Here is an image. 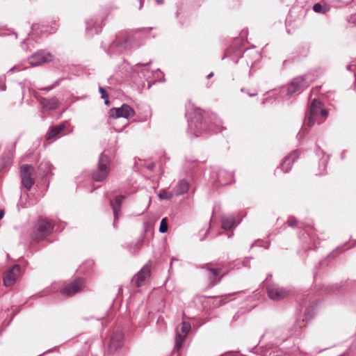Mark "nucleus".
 I'll list each match as a JSON object with an SVG mask.
<instances>
[{"mask_svg":"<svg viewBox=\"0 0 356 356\" xmlns=\"http://www.w3.org/2000/svg\"><path fill=\"white\" fill-rule=\"evenodd\" d=\"M328 116V111L323 108V104L316 99H314L306 112L305 124L312 127L315 123H323Z\"/></svg>","mask_w":356,"mask_h":356,"instance_id":"obj_1","label":"nucleus"},{"mask_svg":"<svg viewBox=\"0 0 356 356\" xmlns=\"http://www.w3.org/2000/svg\"><path fill=\"white\" fill-rule=\"evenodd\" d=\"M108 113L109 117L114 120L112 122L113 124H115L117 123V120L120 118H123L126 120L125 124L122 127L118 128L114 127L115 131H121L128 124V120L135 115V111L129 105L123 104L120 107L110 109Z\"/></svg>","mask_w":356,"mask_h":356,"instance_id":"obj_2","label":"nucleus"},{"mask_svg":"<svg viewBox=\"0 0 356 356\" xmlns=\"http://www.w3.org/2000/svg\"><path fill=\"white\" fill-rule=\"evenodd\" d=\"M188 118V131L195 137L200 136L202 131V115L199 108H195L193 113L187 111L186 113Z\"/></svg>","mask_w":356,"mask_h":356,"instance_id":"obj_3","label":"nucleus"},{"mask_svg":"<svg viewBox=\"0 0 356 356\" xmlns=\"http://www.w3.org/2000/svg\"><path fill=\"white\" fill-rule=\"evenodd\" d=\"M110 170L109 158L104 154H102L99 156L97 168L92 175L93 180L96 181H104Z\"/></svg>","mask_w":356,"mask_h":356,"instance_id":"obj_4","label":"nucleus"},{"mask_svg":"<svg viewBox=\"0 0 356 356\" xmlns=\"http://www.w3.org/2000/svg\"><path fill=\"white\" fill-rule=\"evenodd\" d=\"M52 230L53 226L49 222L45 220H40L32 233V238L34 241L42 240L49 235Z\"/></svg>","mask_w":356,"mask_h":356,"instance_id":"obj_5","label":"nucleus"},{"mask_svg":"<svg viewBox=\"0 0 356 356\" xmlns=\"http://www.w3.org/2000/svg\"><path fill=\"white\" fill-rule=\"evenodd\" d=\"M191 328L188 322L183 321L176 328L175 346L174 350H179Z\"/></svg>","mask_w":356,"mask_h":356,"instance_id":"obj_6","label":"nucleus"},{"mask_svg":"<svg viewBox=\"0 0 356 356\" xmlns=\"http://www.w3.org/2000/svg\"><path fill=\"white\" fill-rule=\"evenodd\" d=\"M34 173V168L31 165H23L21 167L22 184L26 190L29 191L35 184L33 175Z\"/></svg>","mask_w":356,"mask_h":356,"instance_id":"obj_7","label":"nucleus"},{"mask_svg":"<svg viewBox=\"0 0 356 356\" xmlns=\"http://www.w3.org/2000/svg\"><path fill=\"white\" fill-rule=\"evenodd\" d=\"M266 292L268 298L275 301L284 298L289 294V291L276 284H270L267 286Z\"/></svg>","mask_w":356,"mask_h":356,"instance_id":"obj_8","label":"nucleus"},{"mask_svg":"<svg viewBox=\"0 0 356 356\" xmlns=\"http://www.w3.org/2000/svg\"><path fill=\"white\" fill-rule=\"evenodd\" d=\"M54 56L49 52L40 50L35 53L29 58V62L31 66H38L51 61Z\"/></svg>","mask_w":356,"mask_h":356,"instance_id":"obj_9","label":"nucleus"},{"mask_svg":"<svg viewBox=\"0 0 356 356\" xmlns=\"http://www.w3.org/2000/svg\"><path fill=\"white\" fill-rule=\"evenodd\" d=\"M84 287V280L81 278H76L73 282L64 286L60 293L67 296H71L81 291Z\"/></svg>","mask_w":356,"mask_h":356,"instance_id":"obj_10","label":"nucleus"},{"mask_svg":"<svg viewBox=\"0 0 356 356\" xmlns=\"http://www.w3.org/2000/svg\"><path fill=\"white\" fill-rule=\"evenodd\" d=\"M202 268L205 269V274L211 286L217 284L225 275V273H222L220 268H212L209 264L204 265Z\"/></svg>","mask_w":356,"mask_h":356,"instance_id":"obj_11","label":"nucleus"},{"mask_svg":"<svg viewBox=\"0 0 356 356\" xmlns=\"http://www.w3.org/2000/svg\"><path fill=\"white\" fill-rule=\"evenodd\" d=\"M309 86L305 76H298L292 80L287 88V94L292 95L296 92H301Z\"/></svg>","mask_w":356,"mask_h":356,"instance_id":"obj_12","label":"nucleus"},{"mask_svg":"<svg viewBox=\"0 0 356 356\" xmlns=\"http://www.w3.org/2000/svg\"><path fill=\"white\" fill-rule=\"evenodd\" d=\"M129 46V40L117 36L116 40L110 45L108 49V54H118L121 53L122 49H127Z\"/></svg>","mask_w":356,"mask_h":356,"instance_id":"obj_13","label":"nucleus"},{"mask_svg":"<svg viewBox=\"0 0 356 356\" xmlns=\"http://www.w3.org/2000/svg\"><path fill=\"white\" fill-rule=\"evenodd\" d=\"M151 270V264H146L138 273L134 277L132 282L137 287L142 286L143 282L149 277Z\"/></svg>","mask_w":356,"mask_h":356,"instance_id":"obj_14","label":"nucleus"},{"mask_svg":"<svg viewBox=\"0 0 356 356\" xmlns=\"http://www.w3.org/2000/svg\"><path fill=\"white\" fill-rule=\"evenodd\" d=\"M19 270L20 266L16 264L5 273L3 275V284L6 286H10L15 283L19 273Z\"/></svg>","mask_w":356,"mask_h":356,"instance_id":"obj_15","label":"nucleus"},{"mask_svg":"<svg viewBox=\"0 0 356 356\" xmlns=\"http://www.w3.org/2000/svg\"><path fill=\"white\" fill-rule=\"evenodd\" d=\"M151 270V264H146L138 273L134 277L132 282L137 287L142 286L143 282L149 277Z\"/></svg>","mask_w":356,"mask_h":356,"instance_id":"obj_16","label":"nucleus"},{"mask_svg":"<svg viewBox=\"0 0 356 356\" xmlns=\"http://www.w3.org/2000/svg\"><path fill=\"white\" fill-rule=\"evenodd\" d=\"M123 334L121 332H117L113 334L111 339L109 349L111 351H115L122 344Z\"/></svg>","mask_w":356,"mask_h":356,"instance_id":"obj_17","label":"nucleus"},{"mask_svg":"<svg viewBox=\"0 0 356 356\" xmlns=\"http://www.w3.org/2000/svg\"><path fill=\"white\" fill-rule=\"evenodd\" d=\"M39 102L43 108L47 110H54L58 107L59 104L58 99L56 97L51 99L40 97L39 99Z\"/></svg>","mask_w":356,"mask_h":356,"instance_id":"obj_18","label":"nucleus"},{"mask_svg":"<svg viewBox=\"0 0 356 356\" xmlns=\"http://www.w3.org/2000/svg\"><path fill=\"white\" fill-rule=\"evenodd\" d=\"M124 198L125 197L124 195H119L115 198L114 201H111L110 204L113 211L115 222L118 218V213L120 211L121 204Z\"/></svg>","mask_w":356,"mask_h":356,"instance_id":"obj_19","label":"nucleus"},{"mask_svg":"<svg viewBox=\"0 0 356 356\" xmlns=\"http://www.w3.org/2000/svg\"><path fill=\"white\" fill-rule=\"evenodd\" d=\"M297 158V153L293 152L289 156L284 158V161L280 165V168L284 172H288L292 166V163Z\"/></svg>","mask_w":356,"mask_h":356,"instance_id":"obj_20","label":"nucleus"},{"mask_svg":"<svg viewBox=\"0 0 356 356\" xmlns=\"http://www.w3.org/2000/svg\"><path fill=\"white\" fill-rule=\"evenodd\" d=\"M189 183L185 179L180 180L175 190V195H184L188 192L189 189Z\"/></svg>","mask_w":356,"mask_h":356,"instance_id":"obj_21","label":"nucleus"},{"mask_svg":"<svg viewBox=\"0 0 356 356\" xmlns=\"http://www.w3.org/2000/svg\"><path fill=\"white\" fill-rule=\"evenodd\" d=\"M232 175L227 173L225 170H220L218 174V180L222 185H227L232 182Z\"/></svg>","mask_w":356,"mask_h":356,"instance_id":"obj_22","label":"nucleus"},{"mask_svg":"<svg viewBox=\"0 0 356 356\" xmlns=\"http://www.w3.org/2000/svg\"><path fill=\"white\" fill-rule=\"evenodd\" d=\"M221 223L222 227L225 230H231L236 227L235 220L233 217H222Z\"/></svg>","mask_w":356,"mask_h":356,"instance_id":"obj_23","label":"nucleus"},{"mask_svg":"<svg viewBox=\"0 0 356 356\" xmlns=\"http://www.w3.org/2000/svg\"><path fill=\"white\" fill-rule=\"evenodd\" d=\"M65 127L63 124L57 125L51 127L46 135L47 140L51 139L58 135L63 129Z\"/></svg>","mask_w":356,"mask_h":356,"instance_id":"obj_24","label":"nucleus"},{"mask_svg":"<svg viewBox=\"0 0 356 356\" xmlns=\"http://www.w3.org/2000/svg\"><path fill=\"white\" fill-rule=\"evenodd\" d=\"M314 12L321 14H325L329 11V7L327 5H321L319 3H315L313 6Z\"/></svg>","mask_w":356,"mask_h":356,"instance_id":"obj_25","label":"nucleus"},{"mask_svg":"<svg viewBox=\"0 0 356 356\" xmlns=\"http://www.w3.org/2000/svg\"><path fill=\"white\" fill-rule=\"evenodd\" d=\"M167 231H168V220H167V218H164L161 221L159 232L161 233H165Z\"/></svg>","mask_w":356,"mask_h":356,"instance_id":"obj_26","label":"nucleus"},{"mask_svg":"<svg viewBox=\"0 0 356 356\" xmlns=\"http://www.w3.org/2000/svg\"><path fill=\"white\" fill-rule=\"evenodd\" d=\"M172 196H173V194L172 193H168L165 191L160 192L159 194V197L161 200H163V199L170 200L172 197Z\"/></svg>","mask_w":356,"mask_h":356,"instance_id":"obj_27","label":"nucleus"},{"mask_svg":"<svg viewBox=\"0 0 356 356\" xmlns=\"http://www.w3.org/2000/svg\"><path fill=\"white\" fill-rule=\"evenodd\" d=\"M287 222H288L289 226L293 227L296 226L297 221H296V219L295 218L290 217L288 219Z\"/></svg>","mask_w":356,"mask_h":356,"instance_id":"obj_28","label":"nucleus"},{"mask_svg":"<svg viewBox=\"0 0 356 356\" xmlns=\"http://www.w3.org/2000/svg\"><path fill=\"white\" fill-rule=\"evenodd\" d=\"M327 160H328V157L327 156V157H323L321 161L320 166L323 168V170H325L326 168Z\"/></svg>","mask_w":356,"mask_h":356,"instance_id":"obj_29","label":"nucleus"},{"mask_svg":"<svg viewBox=\"0 0 356 356\" xmlns=\"http://www.w3.org/2000/svg\"><path fill=\"white\" fill-rule=\"evenodd\" d=\"M99 92H100V94L102 95V98H103V99L107 98L108 95H107V92H106V90L104 88L100 87L99 88Z\"/></svg>","mask_w":356,"mask_h":356,"instance_id":"obj_30","label":"nucleus"},{"mask_svg":"<svg viewBox=\"0 0 356 356\" xmlns=\"http://www.w3.org/2000/svg\"><path fill=\"white\" fill-rule=\"evenodd\" d=\"M24 69H25V67H24ZM22 70H23V68L20 67L18 65H15L10 69V71L15 72V71H20Z\"/></svg>","mask_w":356,"mask_h":356,"instance_id":"obj_31","label":"nucleus"},{"mask_svg":"<svg viewBox=\"0 0 356 356\" xmlns=\"http://www.w3.org/2000/svg\"><path fill=\"white\" fill-rule=\"evenodd\" d=\"M306 131H306V129H302L299 131V133L298 134V137H302V136H303V135L305 134V132H306Z\"/></svg>","mask_w":356,"mask_h":356,"instance_id":"obj_32","label":"nucleus"},{"mask_svg":"<svg viewBox=\"0 0 356 356\" xmlns=\"http://www.w3.org/2000/svg\"><path fill=\"white\" fill-rule=\"evenodd\" d=\"M236 354L235 353H232V352H228V353H226L223 355H222L221 356H236Z\"/></svg>","mask_w":356,"mask_h":356,"instance_id":"obj_33","label":"nucleus"},{"mask_svg":"<svg viewBox=\"0 0 356 356\" xmlns=\"http://www.w3.org/2000/svg\"><path fill=\"white\" fill-rule=\"evenodd\" d=\"M147 65H148V63H147V64H140V63H138V64L136 65V67L137 68H140V67H146ZM136 70H138V69H136Z\"/></svg>","mask_w":356,"mask_h":356,"instance_id":"obj_34","label":"nucleus"},{"mask_svg":"<svg viewBox=\"0 0 356 356\" xmlns=\"http://www.w3.org/2000/svg\"><path fill=\"white\" fill-rule=\"evenodd\" d=\"M10 156L8 157L6 163H9L11 161V159H13V150L10 152Z\"/></svg>","mask_w":356,"mask_h":356,"instance_id":"obj_35","label":"nucleus"},{"mask_svg":"<svg viewBox=\"0 0 356 356\" xmlns=\"http://www.w3.org/2000/svg\"><path fill=\"white\" fill-rule=\"evenodd\" d=\"M3 216H4V211H3V210H0V220H1V218H3Z\"/></svg>","mask_w":356,"mask_h":356,"instance_id":"obj_36","label":"nucleus"},{"mask_svg":"<svg viewBox=\"0 0 356 356\" xmlns=\"http://www.w3.org/2000/svg\"><path fill=\"white\" fill-rule=\"evenodd\" d=\"M5 89H6V86L4 85V83L1 84L0 86V90H5Z\"/></svg>","mask_w":356,"mask_h":356,"instance_id":"obj_37","label":"nucleus"},{"mask_svg":"<svg viewBox=\"0 0 356 356\" xmlns=\"http://www.w3.org/2000/svg\"><path fill=\"white\" fill-rule=\"evenodd\" d=\"M143 1L144 0H140V6H139V9H141L143 6Z\"/></svg>","mask_w":356,"mask_h":356,"instance_id":"obj_38","label":"nucleus"},{"mask_svg":"<svg viewBox=\"0 0 356 356\" xmlns=\"http://www.w3.org/2000/svg\"><path fill=\"white\" fill-rule=\"evenodd\" d=\"M213 76V72H211L210 74H208L207 78H208V79H210V78H211Z\"/></svg>","mask_w":356,"mask_h":356,"instance_id":"obj_39","label":"nucleus"},{"mask_svg":"<svg viewBox=\"0 0 356 356\" xmlns=\"http://www.w3.org/2000/svg\"><path fill=\"white\" fill-rule=\"evenodd\" d=\"M156 3H157L158 4H162V3H163V0H156Z\"/></svg>","mask_w":356,"mask_h":356,"instance_id":"obj_40","label":"nucleus"},{"mask_svg":"<svg viewBox=\"0 0 356 356\" xmlns=\"http://www.w3.org/2000/svg\"><path fill=\"white\" fill-rule=\"evenodd\" d=\"M92 22H87V29H89Z\"/></svg>","mask_w":356,"mask_h":356,"instance_id":"obj_41","label":"nucleus"},{"mask_svg":"<svg viewBox=\"0 0 356 356\" xmlns=\"http://www.w3.org/2000/svg\"><path fill=\"white\" fill-rule=\"evenodd\" d=\"M54 88V86H51L48 88H44V90H47V91H49L50 90H51L52 88Z\"/></svg>","mask_w":356,"mask_h":356,"instance_id":"obj_42","label":"nucleus"},{"mask_svg":"<svg viewBox=\"0 0 356 356\" xmlns=\"http://www.w3.org/2000/svg\"><path fill=\"white\" fill-rule=\"evenodd\" d=\"M104 103H105V104L108 105L109 104V101L108 99H106Z\"/></svg>","mask_w":356,"mask_h":356,"instance_id":"obj_43","label":"nucleus"},{"mask_svg":"<svg viewBox=\"0 0 356 356\" xmlns=\"http://www.w3.org/2000/svg\"><path fill=\"white\" fill-rule=\"evenodd\" d=\"M249 95H250V97H253V96L257 95V93L249 94Z\"/></svg>","mask_w":356,"mask_h":356,"instance_id":"obj_44","label":"nucleus"}]
</instances>
